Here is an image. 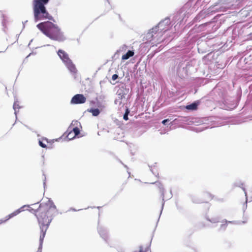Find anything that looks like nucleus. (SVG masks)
<instances>
[{
  "label": "nucleus",
  "mask_w": 252,
  "mask_h": 252,
  "mask_svg": "<svg viewBox=\"0 0 252 252\" xmlns=\"http://www.w3.org/2000/svg\"><path fill=\"white\" fill-rule=\"evenodd\" d=\"M35 214L39 223L40 232L46 233L54 218L58 214L56 206L49 199L45 204H40L37 209H32Z\"/></svg>",
  "instance_id": "nucleus-1"
},
{
  "label": "nucleus",
  "mask_w": 252,
  "mask_h": 252,
  "mask_svg": "<svg viewBox=\"0 0 252 252\" xmlns=\"http://www.w3.org/2000/svg\"><path fill=\"white\" fill-rule=\"evenodd\" d=\"M36 27L52 40L62 42L65 39L63 33L58 26L50 21L41 22L36 25Z\"/></svg>",
  "instance_id": "nucleus-2"
},
{
  "label": "nucleus",
  "mask_w": 252,
  "mask_h": 252,
  "mask_svg": "<svg viewBox=\"0 0 252 252\" xmlns=\"http://www.w3.org/2000/svg\"><path fill=\"white\" fill-rule=\"evenodd\" d=\"M49 1V0H33V12L35 23L45 19L55 22L54 18L48 13L45 6Z\"/></svg>",
  "instance_id": "nucleus-3"
},
{
  "label": "nucleus",
  "mask_w": 252,
  "mask_h": 252,
  "mask_svg": "<svg viewBox=\"0 0 252 252\" xmlns=\"http://www.w3.org/2000/svg\"><path fill=\"white\" fill-rule=\"evenodd\" d=\"M177 73L181 78H184L188 73L193 71L194 61L191 60H182L177 62Z\"/></svg>",
  "instance_id": "nucleus-4"
},
{
  "label": "nucleus",
  "mask_w": 252,
  "mask_h": 252,
  "mask_svg": "<svg viewBox=\"0 0 252 252\" xmlns=\"http://www.w3.org/2000/svg\"><path fill=\"white\" fill-rule=\"evenodd\" d=\"M217 4L212 5L207 10H202L194 19V22L199 21L201 19H203L210 14H213L217 12L222 11L224 12L227 10V8L223 6H221L219 7H216Z\"/></svg>",
  "instance_id": "nucleus-5"
},
{
  "label": "nucleus",
  "mask_w": 252,
  "mask_h": 252,
  "mask_svg": "<svg viewBox=\"0 0 252 252\" xmlns=\"http://www.w3.org/2000/svg\"><path fill=\"white\" fill-rule=\"evenodd\" d=\"M57 54L70 72L72 74H76L77 69L72 61L69 59L68 55L62 49L59 50Z\"/></svg>",
  "instance_id": "nucleus-6"
},
{
  "label": "nucleus",
  "mask_w": 252,
  "mask_h": 252,
  "mask_svg": "<svg viewBox=\"0 0 252 252\" xmlns=\"http://www.w3.org/2000/svg\"><path fill=\"white\" fill-rule=\"evenodd\" d=\"M171 20L169 17H167L161 20L157 26L154 27V29L158 30V34L162 36L163 33L168 31L171 27Z\"/></svg>",
  "instance_id": "nucleus-7"
},
{
  "label": "nucleus",
  "mask_w": 252,
  "mask_h": 252,
  "mask_svg": "<svg viewBox=\"0 0 252 252\" xmlns=\"http://www.w3.org/2000/svg\"><path fill=\"white\" fill-rule=\"evenodd\" d=\"M158 30L154 29L153 27L145 34L144 38L147 41L150 42L153 44L159 43L161 39H156L157 36H160L159 34H158Z\"/></svg>",
  "instance_id": "nucleus-8"
},
{
  "label": "nucleus",
  "mask_w": 252,
  "mask_h": 252,
  "mask_svg": "<svg viewBox=\"0 0 252 252\" xmlns=\"http://www.w3.org/2000/svg\"><path fill=\"white\" fill-rule=\"evenodd\" d=\"M86 101V98L83 94H76L72 97L70 103L72 104H83Z\"/></svg>",
  "instance_id": "nucleus-9"
},
{
  "label": "nucleus",
  "mask_w": 252,
  "mask_h": 252,
  "mask_svg": "<svg viewBox=\"0 0 252 252\" xmlns=\"http://www.w3.org/2000/svg\"><path fill=\"white\" fill-rule=\"evenodd\" d=\"M213 91L218 94L219 97L221 99V100L226 102L227 92L225 89L222 88H220V85H218L217 87L214 88Z\"/></svg>",
  "instance_id": "nucleus-10"
},
{
  "label": "nucleus",
  "mask_w": 252,
  "mask_h": 252,
  "mask_svg": "<svg viewBox=\"0 0 252 252\" xmlns=\"http://www.w3.org/2000/svg\"><path fill=\"white\" fill-rule=\"evenodd\" d=\"M152 184H156L158 187V188L159 189V191L161 193V197L162 198V205H161V209L160 213V216L161 214L162 210L163 209L164 203H165V196H164L165 189H164V187H163L162 185L160 182H155L154 183H152Z\"/></svg>",
  "instance_id": "nucleus-11"
},
{
  "label": "nucleus",
  "mask_w": 252,
  "mask_h": 252,
  "mask_svg": "<svg viewBox=\"0 0 252 252\" xmlns=\"http://www.w3.org/2000/svg\"><path fill=\"white\" fill-rule=\"evenodd\" d=\"M97 231L100 235V237L105 241L107 242V240L108 239V232L106 228L100 226L98 224V226L97 227Z\"/></svg>",
  "instance_id": "nucleus-12"
},
{
  "label": "nucleus",
  "mask_w": 252,
  "mask_h": 252,
  "mask_svg": "<svg viewBox=\"0 0 252 252\" xmlns=\"http://www.w3.org/2000/svg\"><path fill=\"white\" fill-rule=\"evenodd\" d=\"M243 185H244V183H243L241 181H237L235 182L233 184L232 186L234 188H235V187L241 188L242 189V190H243V191L244 192L245 195L246 196V202H245V208H246L247 207V201H248L247 193L246 189L245 188L243 187Z\"/></svg>",
  "instance_id": "nucleus-13"
},
{
  "label": "nucleus",
  "mask_w": 252,
  "mask_h": 252,
  "mask_svg": "<svg viewBox=\"0 0 252 252\" xmlns=\"http://www.w3.org/2000/svg\"><path fill=\"white\" fill-rule=\"evenodd\" d=\"M129 91V88H126L125 85H123L117 92L119 99H121L123 97H125V95L128 93Z\"/></svg>",
  "instance_id": "nucleus-14"
},
{
  "label": "nucleus",
  "mask_w": 252,
  "mask_h": 252,
  "mask_svg": "<svg viewBox=\"0 0 252 252\" xmlns=\"http://www.w3.org/2000/svg\"><path fill=\"white\" fill-rule=\"evenodd\" d=\"M129 91V88H126L125 85H123L117 92L119 99H121L123 97H125V95L128 93Z\"/></svg>",
  "instance_id": "nucleus-15"
},
{
  "label": "nucleus",
  "mask_w": 252,
  "mask_h": 252,
  "mask_svg": "<svg viewBox=\"0 0 252 252\" xmlns=\"http://www.w3.org/2000/svg\"><path fill=\"white\" fill-rule=\"evenodd\" d=\"M25 207H29V205H23L22 207H21L19 209L16 210L13 213L10 214L6 217L7 220H9V219L17 216V215H18L20 213H21V212L24 211V208Z\"/></svg>",
  "instance_id": "nucleus-16"
},
{
  "label": "nucleus",
  "mask_w": 252,
  "mask_h": 252,
  "mask_svg": "<svg viewBox=\"0 0 252 252\" xmlns=\"http://www.w3.org/2000/svg\"><path fill=\"white\" fill-rule=\"evenodd\" d=\"M200 103L199 101H195L190 104L187 105L186 108L188 110L194 111L197 109V107Z\"/></svg>",
  "instance_id": "nucleus-17"
},
{
  "label": "nucleus",
  "mask_w": 252,
  "mask_h": 252,
  "mask_svg": "<svg viewBox=\"0 0 252 252\" xmlns=\"http://www.w3.org/2000/svg\"><path fill=\"white\" fill-rule=\"evenodd\" d=\"M222 222H224V223H222L220 225L219 231H224L225 230V229L227 228V223H235L236 224L237 223L234 221H227L226 220H223Z\"/></svg>",
  "instance_id": "nucleus-18"
},
{
  "label": "nucleus",
  "mask_w": 252,
  "mask_h": 252,
  "mask_svg": "<svg viewBox=\"0 0 252 252\" xmlns=\"http://www.w3.org/2000/svg\"><path fill=\"white\" fill-rule=\"evenodd\" d=\"M134 52L132 50H128L126 54L123 55L122 57V59L123 60H126L128 59L130 57H132L134 55Z\"/></svg>",
  "instance_id": "nucleus-19"
},
{
  "label": "nucleus",
  "mask_w": 252,
  "mask_h": 252,
  "mask_svg": "<svg viewBox=\"0 0 252 252\" xmlns=\"http://www.w3.org/2000/svg\"><path fill=\"white\" fill-rule=\"evenodd\" d=\"M46 233H41L39 238V246L37 252H42V244Z\"/></svg>",
  "instance_id": "nucleus-20"
},
{
  "label": "nucleus",
  "mask_w": 252,
  "mask_h": 252,
  "mask_svg": "<svg viewBox=\"0 0 252 252\" xmlns=\"http://www.w3.org/2000/svg\"><path fill=\"white\" fill-rule=\"evenodd\" d=\"M88 111L91 113L92 115L94 117L98 116L100 113L98 108H91L88 109Z\"/></svg>",
  "instance_id": "nucleus-21"
},
{
  "label": "nucleus",
  "mask_w": 252,
  "mask_h": 252,
  "mask_svg": "<svg viewBox=\"0 0 252 252\" xmlns=\"http://www.w3.org/2000/svg\"><path fill=\"white\" fill-rule=\"evenodd\" d=\"M20 108L19 102L18 101H15L13 105V108L15 111L14 114L16 116V118H17V109H19Z\"/></svg>",
  "instance_id": "nucleus-22"
},
{
  "label": "nucleus",
  "mask_w": 252,
  "mask_h": 252,
  "mask_svg": "<svg viewBox=\"0 0 252 252\" xmlns=\"http://www.w3.org/2000/svg\"><path fill=\"white\" fill-rule=\"evenodd\" d=\"M72 132L73 131L74 133V136L76 137L78 136L80 132V130L79 128L77 127V126H75V127L73 128V129L71 130Z\"/></svg>",
  "instance_id": "nucleus-23"
},
{
  "label": "nucleus",
  "mask_w": 252,
  "mask_h": 252,
  "mask_svg": "<svg viewBox=\"0 0 252 252\" xmlns=\"http://www.w3.org/2000/svg\"><path fill=\"white\" fill-rule=\"evenodd\" d=\"M130 113V111L128 109V108H126V111H125V114H124V116H123V119L126 120V121H127L128 120V115Z\"/></svg>",
  "instance_id": "nucleus-24"
},
{
  "label": "nucleus",
  "mask_w": 252,
  "mask_h": 252,
  "mask_svg": "<svg viewBox=\"0 0 252 252\" xmlns=\"http://www.w3.org/2000/svg\"><path fill=\"white\" fill-rule=\"evenodd\" d=\"M207 220L212 223H217L220 221V218L219 217H215L210 219H207Z\"/></svg>",
  "instance_id": "nucleus-25"
},
{
  "label": "nucleus",
  "mask_w": 252,
  "mask_h": 252,
  "mask_svg": "<svg viewBox=\"0 0 252 252\" xmlns=\"http://www.w3.org/2000/svg\"><path fill=\"white\" fill-rule=\"evenodd\" d=\"M78 124H79L80 126H81L80 123H79L77 121H72L68 127V129H69L72 126H77Z\"/></svg>",
  "instance_id": "nucleus-26"
},
{
  "label": "nucleus",
  "mask_w": 252,
  "mask_h": 252,
  "mask_svg": "<svg viewBox=\"0 0 252 252\" xmlns=\"http://www.w3.org/2000/svg\"><path fill=\"white\" fill-rule=\"evenodd\" d=\"M150 248H149V246H148L145 250V251H144L143 250V247L142 246H140V250H139V252H137V251H134V252H147L149 250Z\"/></svg>",
  "instance_id": "nucleus-27"
},
{
  "label": "nucleus",
  "mask_w": 252,
  "mask_h": 252,
  "mask_svg": "<svg viewBox=\"0 0 252 252\" xmlns=\"http://www.w3.org/2000/svg\"><path fill=\"white\" fill-rule=\"evenodd\" d=\"M104 98V96H99L98 97V98L97 99V106L98 107H100L101 106V104L100 103V102L98 101L99 99H102Z\"/></svg>",
  "instance_id": "nucleus-28"
},
{
  "label": "nucleus",
  "mask_w": 252,
  "mask_h": 252,
  "mask_svg": "<svg viewBox=\"0 0 252 252\" xmlns=\"http://www.w3.org/2000/svg\"><path fill=\"white\" fill-rule=\"evenodd\" d=\"M72 131H70L67 135V138L69 140H72L73 138H74L75 137L74 136H72Z\"/></svg>",
  "instance_id": "nucleus-29"
},
{
  "label": "nucleus",
  "mask_w": 252,
  "mask_h": 252,
  "mask_svg": "<svg viewBox=\"0 0 252 252\" xmlns=\"http://www.w3.org/2000/svg\"><path fill=\"white\" fill-rule=\"evenodd\" d=\"M38 143L39 146L42 148H45L47 147L45 143H43V142L41 140H39Z\"/></svg>",
  "instance_id": "nucleus-30"
},
{
  "label": "nucleus",
  "mask_w": 252,
  "mask_h": 252,
  "mask_svg": "<svg viewBox=\"0 0 252 252\" xmlns=\"http://www.w3.org/2000/svg\"><path fill=\"white\" fill-rule=\"evenodd\" d=\"M170 121V120L169 119H164L163 120L162 122H161V123L164 125H166L167 124V123Z\"/></svg>",
  "instance_id": "nucleus-31"
},
{
  "label": "nucleus",
  "mask_w": 252,
  "mask_h": 252,
  "mask_svg": "<svg viewBox=\"0 0 252 252\" xmlns=\"http://www.w3.org/2000/svg\"><path fill=\"white\" fill-rule=\"evenodd\" d=\"M149 167L150 168V170L151 171V172H152V173L155 175L156 176H157L158 175V173H157V171H155L154 170V169H152V167H151V166H149Z\"/></svg>",
  "instance_id": "nucleus-32"
},
{
  "label": "nucleus",
  "mask_w": 252,
  "mask_h": 252,
  "mask_svg": "<svg viewBox=\"0 0 252 252\" xmlns=\"http://www.w3.org/2000/svg\"><path fill=\"white\" fill-rule=\"evenodd\" d=\"M118 75L117 74H114L112 75V79L113 80V81H115L116 80H117L118 78Z\"/></svg>",
  "instance_id": "nucleus-33"
},
{
  "label": "nucleus",
  "mask_w": 252,
  "mask_h": 252,
  "mask_svg": "<svg viewBox=\"0 0 252 252\" xmlns=\"http://www.w3.org/2000/svg\"><path fill=\"white\" fill-rule=\"evenodd\" d=\"M43 175L44 177V179L43 180V182L44 188L45 189V186H46V178L45 175V174L44 173H43Z\"/></svg>",
  "instance_id": "nucleus-34"
},
{
  "label": "nucleus",
  "mask_w": 252,
  "mask_h": 252,
  "mask_svg": "<svg viewBox=\"0 0 252 252\" xmlns=\"http://www.w3.org/2000/svg\"><path fill=\"white\" fill-rule=\"evenodd\" d=\"M172 190L170 189V194L168 196L166 197V198L167 200H168V199H170L171 198H172Z\"/></svg>",
  "instance_id": "nucleus-35"
},
{
  "label": "nucleus",
  "mask_w": 252,
  "mask_h": 252,
  "mask_svg": "<svg viewBox=\"0 0 252 252\" xmlns=\"http://www.w3.org/2000/svg\"><path fill=\"white\" fill-rule=\"evenodd\" d=\"M2 24L3 27H4L6 24V20L4 19L3 16L2 21Z\"/></svg>",
  "instance_id": "nucleus-36"
},
{
  "label": "nucleus",
  "mask_w": 252,
  "mask_h": 252,
  "mask_svg": "<svg viewBox=\"0 0 252 252\" xmlns=\"http://www.w3.org/2000/svg\"><path fill=\"white\" fill-rule=\"evenodd\" d=\"M206 195L207 196H208L210 199H212L213 198V196H212V195L211 193H206Z\"/></svg>",
  "instance_id": "nucleus-37"
},
{
  "label": "nucleus",
  "mask_w": 252,
  "mask_h": 252,
  "mask_svg": "<svg viewBox=\"0 0 252 252\" xmlns=\"http://www.w3.org/2000/svg\"><path fill=\"white\" fill-rule=\"evenodd\" d=\"M192 201L194 203H201L202 202L200 201H197V200H195L194 199H192Z\"/></svg>",
  "instance_id": "nucleus-38"
},
{
  "label": "nucleus",
  "mask_w": 252,
  "mask_h": 252,
  "mask_svg": "<svg viewBox=\"0 0 252 252\" xmlns=\"http://www.w3.org/2000/svg\"><path fill=\"white\" fill-rule=\"evenodd\" d=\"M28 22V20L25 21V22H23V28L25 27V24H26Z\"/></svg>",
  "instance_id": "nucleus-39"
},
{
  "label": "nucleus",
  "mask_w": 252,
  "mask_h": 252,
  "mask_svg": "<svg viewBox=\"0 0 252 252\" xmlns=\"http://www.w3.org/2000/svg\"><path fill=\"white\" fill-rule=\"evenodd\" d=\"M121 163L124 166V167L125 168H126V169H128V167L127 166V165L124 164L122 161H121Z\"/></svg>",
  "instance_id": "nucleus-40"
},
{
  "label": "nucleus",
  "mask_w": 252,
  "mask_h": 252,
  "mask_svg": "<svg viewBox=\"0 0 252 252\" xmlns=\"http://www.w3.org/2000/svg\"><path fill=\"white\" fill-rule=\"evenodd\" d=\"M69 210H72V211H77L75 209L73 208H70Z\"/></svg>",
  "instance_id": "nucleus-41"
},
{
  "label": "nucleus",
  "mask_w": 252,
  "mask_h": 252,
  "mask_svg": "<svg viewBox=\"0 0 252 252\" xmlns=\"http://www.w3.org/2000/svg\"><path fill=\"white\" fill-rule=\"evenodd\" d=\"M208 23H205V24H202L201 26H204V25H206Z\"/></svg>",
  "instance_id": "nucleus-42"
},
{
  "label": "nucleus",
  "mask_w": 252,
  "mask_h": 252,
  "mask_svg": "<svg viewBox=\"0 0 252 252\" xmlns=\"http://www.w3.org/2000/svg\"><path fill=\"white\" fill-rule=\"evenodd\" d=\"M31 54H32V53H30V54H29V55L26 58H28L29 56H31Z\"/></svg>",
  "instance_id": "nucleus-43"
},
{
  "label": "nucleus",
  "mask_w": 252,
  "mask_h": 252,
  "mask_svg": "<svg viewBox=\"0 0 252 252\" xmlns=\"http://www.w3.org/2000/svg\"><path fill=\"white\" fill-rule=\"evenodd\" d=\"M32 40H31V41H30V43L29 44V45H28V46H29V45H30L31 42H32Z\"/></svg>",
  "instance_id": "nucleus-44"
},
{
  "label": "nucleus",
  "mask_w": 252,
  "mask_h": 252,
  "mask_svg": "<svg viewBox=\"0 0 252 252\" xmlns=\"http://www.w3.org/2000/svg\"><path fill=\"white\" fill-rule=\"evenodd\" d=\"M117 99H116V100H115V103H117Z\"/></svg>",
  "instance_id": "nucleus-45"
}]
</instances>
